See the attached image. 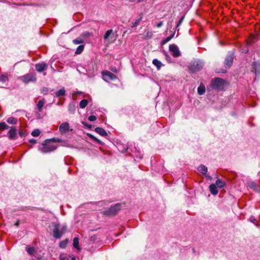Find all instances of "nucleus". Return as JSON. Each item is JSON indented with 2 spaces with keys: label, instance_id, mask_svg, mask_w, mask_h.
<instances>
[{
  "label": "nucleus",
  "instance_id": "obj_1",
  "mask_svg": "<svg viewBox=\"0 0 260 260\" xmlns=\"http://www.w3.org/2000/svg\"><path fill=\"white\" fill-rule=\"evenodd\" d=\"M49 228L52 231L53 236L55 239H60L67 231L66 225H60L58 222H51Z\"/></svg>",
  "mask_w": 260,
  "mask_h": 260
},
{
  "label": "nucleus",
  "instance_id": "obj_2",
  "mask_svg": "<svg viewBox=\"0 0 260 260\" xmlns=\"http://www.w3.org/2000/svg\"><path fill=\"white\" fill-rule=\"evenodd\" d=\"M211 86L215 90H222L224 87V81L219 78H213L211 81Z\"/></svg>",
  "mask_w": 260,
  "mask_h": 260
},
{
  "label": "nucleus",
  "instance_id": "obj_3",
  "mask_svg": "<svg viewBox=\"0 0 260 260\" xmlns=\"http://www.w3.org/2000/svg\"><path fill=\"white\" fill-rule=\"evenodd\" d=\"M204 63L200 60H195L190 62L189 65V69L193 72L200 71L204 67Z\"/></svg>",
  "mask_w": 260,
  "mask_h": 260
},
{
  "label": "nucleus",
  "instance_id": "obj_4",
  "mask_svg": "<svg viewBox=\"0 0 260 260\" xmlns=\"http://www.w3.org/2000/svg\"><path fill=\"white\" fill-rule=\"evenodd\" d=\"M120 204H116L114 206L110 207L108 210L104 211V214L109 216H114L120 210Z\"/></svg>",
  "mask_w": 260,
  "mask_h": 260
},
{
  "label": "nucleus",
  "instance_id": "obj_5",
  "mask_svg": "<svg viewBox=\"0 0 260 260\" xmlns=\"http://www.w3.org/2000/svg\"><path fill=\"white\" fill-rule=\"evenodd\" d=\"M20 79L24 83L27 84L29 82H35L37 80L36 74L34 73L26 74L20 77Z\"/></svg>",
  "mask_w": 260,
  "mask_h": 260
},
{
  "label": "nucleus",
  "instance_id": "obj_6",
  "mask_svg": "<svg viewBox=\"0 0 260 260\" xmlns=\"http://www.w3.org/2000/svg\"><path fill=\"white\" fill-rule=\"evenodd\" d=\"M71 131L72 129L70 128V124L67 122L62 123L59 126V132L61 135L66 134Z\"/></svg>",
  "mask_w": 260,
  "mask_h": 260
},
{
  "label": "nucleus",
  "instance_id": "obj_7",
  "mask_svg": "<svg viewBox=\"0 0 260 260\" xmlns=\"http://www.w3.org/2000/svg\"><path fill=\"white\" fill-rule=\"evenodd\" d=\"M169 50L174 57H178L181 55V52L178 47L175 44H171L169 46Z\"/></svg>",
  "mask_w": 260,
  "mask_h": 260
},
{
  "label": "nucleus",
  "instance_id": "obj_8",
  "mask_svg": "<svg viewBox=\"0 0 260 260\" xmlns=\"http://www.w3.org/2000/svg\"><path fill=\"white\" fill-rule=\"evenodd\" d=\"M234 55L233 54L227 55L224 60V66L226 68L231 67L233 62Z\"/></svg>",
  "mask_w": 260,
  "mask_h": 260
},
{
  "label": "nucleus",
  "instance_id": "obj_9",
  "mask_svg": "<svg viewBox=\"0 0 260 260\" xmlns=\"http://www.w3.org/2000/svg\"><path fill=\"white\" fill-rule=\"evenodd\" d=\"M102 75L105 78V80H106V79H107L113 80L116 79V76L114 74L108 71L102 72Z\"/></svg>",
  "mask_w": 260,
  "mask_h": 260
},
{
  "label": "nucleus",
  "instance_id": "obj_10",
  "mask_svg": "<svg viewBox=\"0 0 260 260\" xmlns=\"http://www.w3.org/2000/svg\"><path fill=\"white\" fill-rule=\"evenodd\" d=\"M47 64L44 62H41L39 63H37L35 65L36 70L38 72H42L46 70L47 69Z\"/></svg>",
  "mask_w": 260,
  "mask_h": 260
},
{
  "label": "nucleus",
  "instance_id": "obj_11",
  "mask_svg": "<svg viewBox=\"0 0 260 260\" xmlns=\"http://www.w3.org/2000/svg\"><path fill=\"white\" fill-rule=\"evenodd\" d=\"M17 129L15 127H11L8 132L9 137L10 139H16L17 138Z\"/></svg>",
  "mask_w": 260,
  "mask_h": 260
},
{
  "label": "nucleus",
  "instance_id": "obj_12",
  "mask_svg": "<svg viewBox=\"0 0 260 260\" xmlns=\"http://www.w3.org/2000/svg\"><path fill=\"white\" fill-rule=\"evenodd\" d=\"M56 147H39V151L42 153H47L54 151Z\"/></svg>",
  "mask_w": 260,
  "mask_h": 260
},
{
  "label": "nucleus",
  "instance_id": "obj_13",
  "mask_svg": "<svg viewBox=\"0 0 260 260\" xmlns=\"http://www.w3.org/2000/svg\"><path fill=\"white\" fill-rule=\"evenodd\" d=\"M60 260H75V257L73 255H67L64 253L61 254L60 255Z\"/></svg>",
  "mask_w": 260,
  "mask_h": 260
},
{
  "label": "nucleus",
  "instance_id": "obj_14",
  "mask_svg": "<svg viewBox=\"0 0 260 260\" xmlns=\"http://www.w3.org/2000/svg\"><path fill=\"white\" fill-rule=\"evenodd\" d=\"M209 189L211 193L213 195H216L218 193V189L215 184L210 185Z\"/></svg>",
  "mask_w": 260,
  "mask_h": 260
},
{
  "label": "nucleus",
  "instance_id": "obj_15",
  "mask_svg": "<svg viewBox=\"0 0 260 260\" xmlns=\"http://www.w3.org/2000/svg\"><path fill=\"white\" fill-rule=\"evenodd\" d=\"M198 170L204 175H206L208 171V168L206 166L201 165L198 168Z\"/></svg>",
  "mask_w": 260,
  "mask_h": 260
},
{
  "label": "nucleus",
  "instance_id": "obj_16",
  "mask_svg": "<svg viewBox=\"0 0 260 260\" xmlns=\"http://www.w3.org/2000/svg\"><path fill=\"white\" fill-rule=\"evenodd\" d=\"M95 131L102 136H107V134L106 131L101 127H96L95 129Z\"/></svg>",
  "mask_w": 260,
  "mask_h": 260
},
{
  "label": "nucleus",
  "instance_id": "obj_17",
  "mask_svg": "<svg viewBox=\"0 0 260 260\" xmlns=\"http://www.w3.org/2000/svg\"><path fill=\"white\" fill-rule=\"evenodd\" d=\"M248 186L250 188L253 189L254 190L259 191V187L256 185V184L253 181H250L248 183Z\"/></svg>",
  "mask_w": 260,
  "mask_h": 260
},
{
  "label": "nucleus",
  "instance_id": "obj_18",
  "mask_svg": "<svg viewBox=\"0 0 260 260\" xmlns=\"http://www.w3.org/2000/svg\"><path fill=\"white\" fill-rule=\"evenodd\" d=\"M114 32L112 29L108 30L104 36V39L107 40L110 36H113Z\"/></svg>",
  "mask_w": 260,
  "mask_h": 260
},
{
  "label": "nucleus",
  "instance_id": "obj_19",
  "mask_svg": "<svg viewBox=\"0 0 260 260\" xmlns=\"http://www.w3.org/2000/svg\"><path fill=\"white\" fill-rule=\"evenodd\" d=\"M205 92V87L203 84H201L198 88V92L200 95L203 94Z\"/></svg>",
  "mask_w": 260,
  "mask_h": 260
},
{
  "label": "nucleus",
  "instance_id": "obj_20",
  "mask_svg": "<svg viewBox=\"0 0 260 260\" xmlns=\"http://www.w3.org/2000/svg\"><path fill=\"white\" fill-rule=\"evenodd\" d=\"M45 102L44 100H40L37 105V109L39 112H41L42 111V108L44 106Z\"/></svg>",
  "mask_w": 260,
  "mask_h": 260
},
{
  "label": "nucleus",
  "instance_id": "obj_21",
  "mask_svg": "<svg viewBox=\"0 0 260 260\" xmlns=\"http://www.w3.org/2000/svg\"><path fill=\"white\" fill-rule=\"evenodd\" d=\"M66 94V90L64 88H62L55 92V95L56 97H59L60 96H63Z\"/></svg>",
  "mask_w": 260,
  "mask_h": 260
},
{
  "label": "nucleus",
  "instance_id": "obj_22",
  "mask_svg": "<svg viewBox=\"0 0 260 260\" xmlns=\"http://www.w3.org/2000/svg\"><path fill=\"white\" fill-rule=\"evenodd\" d=\"M153 64L156 67L158 70H159L162 66V63L157 59H154L152 61Z\"/></svg>",
  "mask_w": 260,
  "mask_h": 260
},
{
  "label": "nucleus",
  "instance_id": "obj_23",
  "mask_svg": "<svg viewBox=\"0 0 260 260\" xmlns=\"http://www.w3.org/2000/svg\"><path fill=\"white\" fill-rule=\"evenodd\" d=\"M68 110L71 113H74L76 110V106L75 104L70 103L68 106Z\"/></svg>",
  "mask_w": 260,
  "mask_h": 260
},
{
  "label": "nucleus",
  "instance_id": "obj_24",
  "mask_svg": "<svg viewBox=\"0 0 260 260\" xmlns=\"http://www.w3.org/2000/svg\"><path fill=\"white\" fill-rule=\"evenodd\" d=\"M26 250L27 253L30 255H34L36 252V250H35V248L33 247H28L27 246L26 248Z\"/></svg>",
  "mask_w": 260,
  "mask_h": 260
},
{
  "label": "nucleus",
  "instance_id": "obj_25",
  "mask_svg": "<svg viewBox=\"0 0 260 260\" xmlns=\"http://www.w3.org/2000/svg\"><path fill=\"white\" fill-rule=\"evenodd\" d=\"M68 242H69L68 239H66L64 240L61 241L59 245V247L60 248H63V249L67 247Z\"/></svg>",
  "mask_w": 260,
  "mask_h": 260
},
{
  "label": "nucleus",
  "instance_id": "obj_26",
  "mask_svg": "<svg viewBox=\"0 0 260 260\" xmlns=\"http://www.w3.org/2000/svg\"><path fill=\"white\" fill-rule=\"evenodd\" d=\"M216 186L221 188L225 185V183L221 179H217L216 181Z\"/></svg>",
  "mask_w": 260,
  "mask_h": 260
},
{
  "label": "nucleus",
  "instance_id": "obj_27",
  "mask_svg": "<svg viewBox=\"0 0 260 260\" xmlns=\"http://www.w3.org/2000/svg\"><path fill=\"white\" fill-rule=\"evenodd\" d=\"M73 246L78 250L80 249V247H79V239L77 237H75L74 238Z\"/></svg>",
  "mask_w": 260,
  "mask_h": 260
},
{
  "label": "nucleus",
  "instance_id": "obj_28",
  "mask_svg": "<svg viewBox=\"0 0 260 260\" xmlns=\"http://www.w3.org/2000/svg\"><path fill=\"white\" fill-rule=\"evenodd\" d=\"M7 121L9 124H15L17 122V119L13 117H10L7 119Z\"/></svg>",
  "mask_w": 260,
  "mask_h": 260
},
{
  "label": "nucleus",
  "instance_id": "obj_29",
  "mask_svg": "<svg viewBox=\"0 0 260 260\" xmlns=\"http://www.w3.org/2000/svg\"><path fill=\"white\" fill-rule=\"evenodd\" d=\"M87 104H88V101L87 100H85V99H83L81 101V102H80V107L81 108H85V107L87 105Z\"/></svg>",
  "mask_w": 260,
  "mask_h": 260
},
{
  "label": "nucleus",
  "instance_id": "obj_30",
  "mask_svg": "<svg viewBox=\"0 0 260 260\" xmlns=\"http://www.w3.org/2000/svg\"><path fill=\"white\" fill-rule=\"evenodd\" d=\"M142 20V17L136 20L134 22H132L131 27L132 28H134L137 27L140 23V21Z\"/></svg>",
  "mask_w": 260,
  "mask_h": 260
},
{
  "label": "nucleus",
  "instance_id": "obj_31",
  "mask_svg": "<svg viewBox=\"0 0 260 260\" xmlns=\"http://www.w3.org/2000/svg\"><path fill=\"white\" fill-rule=\"evenodd\" d=\"M252 66H253V68H252V72H254L256 74V72H257V68H259L260 65H259V64L256 63V62H254L252 63Z\"/></svg>",
  "mask_w": 260,
  "mask_h": 260
},
{
  "label": "nucleus",
  "instance_id": "obj_32",
  "mask_svg": "<svg viewBox=\"0 0 260 260\" xmlns=\"http://www.w3.org/2000/svg\"><path fill=\"white\" fill-rule=\"evenodd\" d=\"M9 125H7L5 122H2L0 123V131H3L4 129H8Z\"/></svg>",
  "mask_w": 260,
  "mask_h": 260
},
{
  "label": "nucleus",
  "instance_id": "obj_33",
  "mask_svg": "<svg viewBox=\"0 0 260 260\" xmlns=\"http://www.w3.org/2000/svg\"><path fill=\"white\" fill-rule=\"evenodd\" d=\"M84 46L83 45L79 46L76 49L75 53L77 54H80L83 51L84 49Z\"/></svg>",
  "mask_w": 260,
  "mask_h": 260
},
{
  "label": "nucleus",
  "instance_id": "obj_34",
  "mask_svg": "<svg viewBox=\"0 0 260 260\" xmlns=\"http://www.w3.org/2000/svg\"><path fill=\"white\" fill-rule=\"evenodd\" d=\"M41 131L39 129H35L31 132L33 137H38L40 135Z\"/></svg>",
  "mask_w": 260,
  "mask_h": 260
},
{
  "label": "nucleus",
  "instance_id": "obj_35",
  "mask_svg": "<svg viewBox=\"0 0 260 260\" xmlns=\"http://www.w3.org/2000/svg\"><path fill=\"white\" fill-rule=\"evenodd\" d=\"M74 44L76 45L80 44L83 43V40L81 38H77L73 41Z\"/></svg>",
  "mask_w": 260,
  "mask_h": 260
},
{
  "label": "nucleus",
  "instance_id": "obj_36",
  "mask_svg": "<svg viewBox=\"0 0 260 260\" xmlns=\"http://www.w3.org/2000/svg\"><path fill=\"white\" fill-rule=\"evenodd\" d=\"M8 80V78L7 75H2L0 76V81L5 82Z\"/></svg>",
  "mask_w": 260,
  "mask_h": 260
},
{
  "label": "nucleus",
  "instance_id": "obj_37",
  "mask_svg": "<svg viewBox=\"0 0 260 260\" xmlns=\"http://www.w3.org/2000/svg\"><path fill=\"white\" fill-rule=\"evenodd\" d=\"M88 119L90 121H94L96 120V117L94 115H90L88 117Z\"/></svg>",
  "mask_w": 260,
  "mask_h": 260
},
{
  "label": "nucleus",
  "instance_id": "obj_38",
  "mask_svg": "<svg viewBox=\"0 0 260 260\" xmlns=\"http://www.w3.org/2000/svg\"><path fill=\"white\" fill-rule=\"evenodd\" d=\"M19 134L20 137H23L26 135V132L23 131L22 130H20L19 131Z\"/></svg>",
  "mask_w": 260,
  "mask_h": 260
},
{
  "label": "nucleus",
  "instance_id": "obj_39",
  "mask_svg": "<svg viewBox=\"0 0 260 260\" xmlns=\"http://www.w3.org/2000/svg\"><path fill=\"white\" fill-rule=\"evenodd\" d=\"M170 41V38H169V37H167L166 39H165L164 40H163L162 41L161 45H164Z\"/></svg>",
  "mask_w": 260,
  "mask_h": 260
},
{
  "label": "nucleus",
  "instance_id": "obj_40",
  "mask_svg": "<svg viewBox=\"0 0 260 260\" xmlns=\"http://www.w3.org/2000/svg\"><path fill=\"white\" fill-rule=\"evenodd\" d=\"M50 141L54 142H61V139L59 138H52L50 140Z\"/></svg>",
  "mask_w": 260,
  "mask_h": 260
},
{
  "label": "nucleus",
  "instance_id": "obj_41",
  "mask_svg": "<svg viewBox=\"0 0 260 260\" xmlns=\"http://www.w3.org/2000/svg\"><path fill=\"white\" fill-rule=\"evenodd\" d=\"M153 34L151 31H147L146 36L149 38H151L152 37Z\"/></svg>",
  "mask_w": 260,
  "mask_h": 260
},
{
  "label": "nucleus",
  "instance_id": "obj_42",
  "mask_svg": "<svg viewBox=\"0 0 260 260\" xmlns=\"http://www.w3.org/2000/svg\"><path fill=\"white\" fill-rule=\"evenodd\" d=\"M121 148H122V149H119V151H121L122 152H124L126 151H127L129 147H121Z\"/></svg>",
  "mask_w": 260,
  "mask_h": 260
},
{
  "label": "nucleus",
  "instance_id": "obj_43",
  "mask_svg": "<svg viewBox=\"0 0 260 260\" xmlns=\"http://www.w3.org/2000/svg\"><path fill=\"white\" fill-rule=\"evenodd\" d=\"M250 221L252 223H254V222L256 221V219L254 218L253 217H251L250 218Z\"/></svg>",
  "mask_w": 260,
  "mask_h": 260
},
{
  "label": "nucleus",
  "instance_id": "obj_44",
  "mask_svg": "<svg viewBox=\"0 0 260 260\" xmlns=\"http://www.w3.org/2000/svg\"><path fill=\"white\" fill-rule=\"evenodd\" d=\"M162 24H163L162 22H159V23H158L156 24V26L157 27H161L162 25Z\"/></svg>",
  "mask_w": 260,
  "mask_h": 260
},
{
  "label": "nucleus",
  "instance_id": "obj_45",
  "mask_svg": "<svg viewBox=\"0 0 260 260\" xmlns=\"http://www.w3.org/2000/svg\"><path fill=\"white\" fill-rule=\"evenodd\" d=\"M83 124L85 125L86 126L89 127V128H91V125H90V124H87L85 122H83Z\"/></svg>",
  "mask_w": 260,
  "mask_h": 260
},
{
  "label": "nucleus",
  "instance_id": "obj_46",
  "mask_svg": "<svg viewBox=\"0 0 260 260\" xmlns=\"http://www.w3.org/2000/svg\"><path fill=\"white\" fill-rule=\"evenodd\" d=\"M90 137H91V138H92L93 139H94V140H95L96 141H97L98 142L99 144H101V141H99V140H98V139H95L93 136H92L90 135Z\"/></svg>",
  "mask_w": 260,
  "mask_h": 260
},
{
  "label": "nucleus",
  "instance_id": "obj_47",
  "mask_svg": "<svg viewBox=\"0 0 260 260\" xmlns=\"http://www.w3.org/2000/svg\"><path fill=\"white\" fill-rule=\"evenodd\" d=\"M183 19V17H182L180 19V20L179 21V23H178V24L177 25V27H178L181 23L182 20Z\"/></svg>",
  "mask_w": 260,
  "mask_h": 260
},
{
  "label": "nucleus",
  "instance_id": "obj_48",
  "mask_svg": "<svg viewBox=\"0 0 260 260\" xmlns=\"http://www.w3.org/2000/svg\"><path fill=\"white\" fill-rule=\"evenodd\" d=\"M206 177L207 179H209V180H211L212 179V177L208 175H206Z\"/></svg>",
  "mask_w": 260,
  "mask_h": 260
},
{
  "label": "nucleus",
  "instance_id": "obj_49",
  "mask_svg": "<svg viewBox=\"0 0 260 260\" xmlns=\"http://www.w3.org/2000/svg\"><path fill=\"white\" fill-rule=\"evenodd\" d=\"M175 32L170 36L168 37L169 38H170V40L174 37Z\"/></svg>",
  "mask_w": 260,
  "mask_h": 260
},
{
  "label": "nucleus",
  "instance_id": "obj_50",
  "mask_svg": "<svg viewBox=\"0 0 260 260\" xmlns=\"http://www.w3.org/2000/svg\"><path fill=\"white\" fill-rule=\"evenodd\" d=\"M248 49L247 48V49L243 50L242 51V53H246L248 52Z\"/></svg>",
  "mask_w": 260,
  "mask_h": 260
},
{
  "label": "nucleus",
  "instance_id": "obj_51",
  "mask_svg": "<svg viewBox=\"0 0 260 260\" xmlns=\"http://www.w3.org/2000/svg\"><path fill=\"white\" fill-rule=\"evenodd\" d=\"M19 224V221L17 220V222L14 224L15 226H18Z\"/></svg>",
  "mask_w": 260,
  "mask_h": 260
},
{
  "label": "nucleus",
  "instance_id": "obj_52",
  "mask_svg": "<svg viewBox=\"0 0 260 260\" xmlns=\"http://www.w3.org/2000/svg\"><path fill=\"white\" fill-rule=\"evenodd\" d=\"M30 142H31V143H35L36 142V140L35 139H31L30 140Z\"/></svg>",
  "mask_w": 260,
  "mask_h": 260
},
{
  "label": "nucleus",
  "instance_id": "obj_53",
  "mask_svg": "<svg viewBox=\"0 0 260 260\" xmlns=\"http://www.w3.org/2000/svg\"><path fill=\"white\" fill-rule=\"evenodd\" d=\"M111 70H112L113 72H116V71H117V70H116V69H112Z\"/></svg>",
  "mask_w": 260,
  "mask_h": 260
},
{
  "label": "nucleus",
  "instance_id": "obj_54",
  "mask_svg": "<svg viewBox=\"0 0 260 260\" xmlns=\"http://www.w3.org/2000/svg\"><path fill=\"white\" fill-rule=\"evenodd\" d=\"M164 53L166 55H167V52H166V51H164Z\"/></svg>",
  "mask_w": 260,
  "mask_h": 260
},
{
  "label": "nucleus",
  "instance_id": "obj_55",
  "mask_svg": "<svg viewBox=\"0 0 260 260\" xmlns=\"http://www.w3.org/2000/svg\"><path fill=\"white\" fill-rule=\"evenodd\" d=\"M138 2H140L141 1H142L143 0H137Z\"/></svg>",
  "mask_w": 260,
  "mask_h": 260
},
{
  "label": "nucleus",
  "instance_id": "obj_56",
  "mask_svg": "<svg viewBox=\"0 0 260 260\" xmlns=\"http://www.w3.org/2000/svg\"><path fill=\"white\" fill-rule=\"evenodd\" d=\"M134 149H136V147H133Z\"/></svg>",
  "mask_w": 260,
  "mask_h": 260
},
{
  "label": "nucleus",
  "instance_id": "obj_57",
  "mask_svg": "<svg viewBox=\"0 0 260 260\" xmlns=\"http://www.w3.org/2000/svg\"><path fill=\"white\" fill-rule=\"evenodd\" d=\"M30 260H34V259L32 258V259H30Z\"/></svg>",
  "mask_w": 260,
  "mask_h": 260
}]
</instances>
